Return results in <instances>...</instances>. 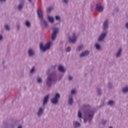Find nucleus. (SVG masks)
I'll use <instances>...</instances> for the list:
<instances>
[{"mask_svg": "<svg viewBox=\"0 0 128 128\" xmlns=\"http://www.w3.org/2000/svg\"><path fill=\"white\" fill-rule=\"evenodd\" d=\"M82 110L84 114V124H86V122H90L94 118V110H90V106L88 105H84Z\"/></svg>", "mask_w": 128, "mask_h": 128, "instance_id": "f257e3e1", "label": "nucleus"}, {"mask_svg": "<svg viewBox=\"0 0 128 128\" xmlns=\"http://www.w3.org/2000/svg\"><path fill=\"white\" fill-rule=\"evenodd\" d=\"M56 72H54L51 73L48 76L46 81V84L48 88H50L52 84H54L56 82Z\"/></svg>", "mask_w": 128, "mask_h": 128, "instance_id": "f03ea898", "label": "nucleus"}, {"mask_svg": "<svg viewBox=\"0 0 128 128\" xmlns=\"http://www.w3.org/2000/svg\"><path fill=\"white\" fill-rule=\"evenodd\" d=\"M52 44V41L48 42L45 44L44 46V44L40 43V48L41 50H42V52H46L48 50H50V48Z\"/></svg>", "mask_w": 128, "mask_h": 128, "instance_id": "7ed1b4c3", "label": "nucleus"}, {"mask_svg": "<svg viewBox=\"0 0 128 128\" xmlns=\"http://www.w3.org/2000/svg\"><path fill=\"white\" fill-rule=\"evenodd\" d=\"M37 13L38 16V18L41 19V22L43 26H44V28H48V22L46 20H43L44 18V15L42 14V12L40 9L38 10Z\"/></svg>", "mask_w": 128, "mask_h": 128, "instance_id": "20e7f679", "label": "nucleus"}, {"mask_svg": "<svg viewBox=\"0 0 128 128\" xmlns=\"http://www.w3.org/2000/svg\"><path fill=\"white\" fill-rule=\"evenodd\" d=\"M68 42L70 44H76V40H78V36L76 33H72V34L68 36Z\"/></svg>", "mask_w": 128, "mask_h": 128, "instance_id": "39448f33", "label": "nucleus"}, {"mask_svg": "<svg viewBox=\"0 0 128 128\" xmlns=\"http://www.w3.org/2000/svg\"><path fill=\"white\" fill-rule=\"evenodd\" d=\"M60 98V95L58 93H56L54 98L51 100V102L53 104H56L58 102V100Z\"/></svg>", "mask_w": 128, "mask_h": 128, "instance_id": "423d86ee", "label": "nucleus"}, {"mask_svg": "<svg viewBox=\"0 0 128 128\" xmlns=\"http://www.w3.org/2000/svg\"><path fill=\"white\" fill-rule=\"evenodd\" d=\"M44 107H40L39 108L38 112H37V116L40 118L41 116H42L44 114Z\"/></svg>", "mask_w": 128, "mask_h": 128, "instance_id": "0eeeda50", "label": "nucleus"}, {"mask_svg": "<svg viewBox=\"0 0 128 128\" xmlns=\"http://www.w3.org/2000/svg\"><path fill=\"white\" fill-rule=\"evenodd\" d=\"M24 0H20V3L18 6V10H22L24 6Z\"/></svg>", "mask_w": 128, "mask_h": 128, "instance_id": "6e6552de", "label": "nucleus"}, {"mask_svg": "<svg viewBox=\"0 0 128 128\" xmlns=\"http://www.w3.org/2000/svg\"><path fill=\"white\" fill-rule=\"evenodd\" d=\"M96 8L97 10H98V12H104V8L102 6V4L98 3L96 4Z\"/></svg>", "mask_w": 128, "mask_h": 128, "instance_id": "1a4fd4ad", "label": "nucleus"}, {"mask_svg": "<svg viewBox=\"0 0 128 128\" xmlns=\"http://www.w3.org/2000/svg\"><path fill=\"white\" fill-rule=\"evenodd\" d=\"M108 28V19H106L103 24L104 30H106Z\"/></svg>", "mask_w": 128, "mask_h": 128, "instance_id": "9d476101", "label": "nucleus"}, {"mask_svg": "<svg viewBox=\"0 0 128 128\" xmlns=\"http://www.w3.org/2000/svg\"><path fill=\"white\" fill-rule=\"evenodd\" d=\"M90 54V51L86 50L84 52H82L80 55V58H84V56H88Z\"/></svg>", "mask_w": 128, "mask_h": 128, "instance_id": "9b49d317", "label": "nucleus"}, {"mask_svg": "<svg viewBox=\"0 0 128 128\" xmlns=\"http://www.w3.org/2000/svg\"><path fill=\"white\" fill-rule=\"evenodd\" d=\"M50 98V95H46V96L44 97V101H43V106H46L48 104V98Z\"/></svg>", "mask_w": 128, "mask_h": 128, "instance_id": "f8f14e48", "label": "nucleus"}, {"mask_svg": "<svg viewBox=\"0 0 128 128\" xmlns=\"http://www.w3.org/2000/svg\"><path fill=\"white\" fill-rule=\"evenodd\" d=\"M106 34H108V33H102L101 35L100 36L98 41V42H102L104 40V38L106 36Z\"/></svg>", "mask_w": 128, "mask_h": 128, "instance_id": "ddd939ff", "label": "nucleus"}, {"mask_svg": "<svg viewBox=\"0 0 128 128\" xmlns=\"http://www.w3.org/2000/svg\"><path fill=\"white\" fill-rule=\"evenodd\" d=\"M28 52L29 56H34L36 54V52H34V50L32 48H30L28 50Z\"/></svg>", "mask_w": 128, "mask_h": 128, "instance_id": "4468645a", "label": "nucleus"}, {"mask_svg": "<svg viewBox=\"0 0 128 128\" xmlns=\"http://www.w3.org/2000/svg\"><path fill=\"white\" fill-rule=\"evenodd\" d=\"M122 52V48H120L117 52L116 54V57L117 58H120Z\"/></svg>", "mask_w": 128, "mask_h": 128, "instance_id": "2eb2a0df", "label": "nucleus"}, {"mask_svg": "<svg viewBox=\"0 0 128 128\" xmlns=\"http://www.w3.org/2000/svg\"><path fill=\"white\" fill-rule=\"evenodd\" d=\"M81 124L80 123V122H78V121H74L73 122V126L74 128H80V126Z\"/></svg>", "mask_w": 128, "mask_h": 128, "instance_id": "dca6fc26", "label": "nucleus"}, {"mask_svg": "<svg viewBox=\"0 0 128 128\" xmlns=\"http://www.w3.org/2000/svg\"><path fill=\"white\" fill-rule=\"evenodd\" d=\"M58 70L60 72H66V69L64 68V66H62V65H60L58 66Z\"/></svg>", "mask_w": 128, "mask_h": 128, "instance_id": "f3484780", "label": "nucleus"}, {"mask_svg": "<svg viewBox=\"0 0 128 128\" xmlns=\"http://www.w3.org/2000/svg\"><path fill=\"white\" fill-rule=\"evenodd\" d=\"M68 104L70 106H72V104H74V98H72V95L69 96Z\"/></svg>", "mask_w": 128, "mask_h": 128, "instance_id": "a211bd4d", "label": "nucleus"}, {"mask_svg": "<svg viewBox=\"0 0 128 128\" xmlns=\"http://www.w3.org/2000/svg\"><path fill=\"white\" fill-rule=\"evenodd\" d=\"M48 20L50 24H54V17L48 16Z\"/></svg>", "mask_w": 128, "mask_h": 128, "instance_id": "6ab92c4d", "label": "nucleus"}, {"mask_svg": "<svg viewBox=\"0 0 128 128\" xmlns=\"http://www.w3.org/2000/svg\"><path fill=\"white\" fill-rule=\"evenodd\" d=\"M56 36H58V33L53 32L52 35V40H54L56 38Z\"/></svg>", "mask_w": 128, "mask_h": 128, "instance_id": "aec40b11", "label": "nucleus"}, {"mask_svg": "<svg viewBox=\"0 0 128 128\" xmlns=\"http://www.w3.org/2000/svg\"><path fill=\"white\" fill-rule=\"evenodd\" d=\"M52 32H60V28H52Z\"/></svg>", "mask_w": 128, "mask_h": 128, "instance_id": "412c9836", "label": "nucleus"}, {"mask_svg": "<svg viewBox=\"0 0 128 128\" xmlns=\"http://www.w3.org/2000/svg\"><path fill=\"white\" fill-rule=\"evenodd\" d=\"M122 92L124 94H126V92H128V86L123 88Z\"/></svg>", "mask_w": 128, "mask_h": 128, "instance_id": "4be33fe9", "label": "nucleus"}, {"mask_svg": "<svg viewBox=\"0 0 128 128\" xmlns=\"http://www.w3.org/2000/svg\"><path fill=\"white\" fill-rule=\"evenodd\" d=\"M95 46L96 50H100L102 49V48L100 47V45L98 44H95Z\"/></svg>", "mask_w": 128, "mask_h": 128, "instance_id": "5701e85b", "label": "nucleus"}, {"mask_svg": "<svg viewBox=\"0 0 128 128\" xmlns=\"http://www.w3.org/2000/svg\"><path fill=\"white\" fill-rule=\"evenodd\" d=\"M25 25L26 26H27V28H30V26H31L30 22L28 20H26L25 22Z\"/></svg>", "mask_w": 128, "mask_h": 128, "instance_id": "b1692460", "label": "nucleus"}, {"mask_svg": "<svg viewBox=\"0 0 128 128\" xmlns=\"http://www.w3.org/2000/svg\"><path fill=\"white\" fill-rule=\"evenodd\" d=\"M4 28L5 30H8V32H10V26H8V24H5L4 26Z\"/></svg>", "mask_w": 128, "mask_h": 128, "instance_id": "393cba45", "label": "nucleus"}, {"mask_svg": "<svg viewBox=\"0 0 128 128\" xmlns=\"http://www.w3.org/2000/svg\"><path fill=\"white\" fill-rule=\"evenodd\" d=\"M84 48V46L83 45H80L78 46V48H76V50H78V52H80Z\"/></svg>", "mask_w": 128, "mask_h": 128, "instance_id": "a878e982", "label": "nucleus"}, {"mask_svg": "<svg viewBox=\"0 0 128 128\" xmlns=\"http://www.w3.org/2000/svg\"><path fill=\"white\" fill-rule=\"evenodd\" d=\"M37 82L38 84H42V79L40 77H38L37 78Z\"/></svg>", "mask_w": 128, "mask_h": 128, "instance_id": "bb28decb", "label": "nucleus"}, {"mask_svg": "<svg viewBox=\"0 0 128 128\" xmlns=\"http://www.w3.org/2000/svg\"><path fill=\"white\" fill-rule=\"evenodd\" d=\"M69 2H70V0H62V2L64 4H68Z\"/></svg>", "mask_w": 128, "mask_h": 128, "instance_id": "cd10ccee", "label": "nucleus"}, {"mask_svg": "<svg viewBox=\"0 0 128 128\" xmlns=\"http://www.w3.org/2000/svg\"><path fill=\"white\" fill-rule=\"evenodd\" d=\"M34 72H36V68L33 67L30 71V73L32 74H34Z\"/></svg>", "mask_w": 128, "mask_h": 128, "instance_id": "c85d7f7f", "label": "nucleus"}, {"mask_svg": "<svg viewBox=\"0 0 128 128\" xmlns=\"http://www.w3.org/2000/svg\"><path fill=\"white\" fill-rule=\"evenodd\" d=\"M78 118H82V112H80V110H79L78 112Z\"/></svg>", "mask_w": 128, "mask_h": 128, "instance_id": "c756f323", "label": "nucleus"}, {"mask_svg": "<svg viewBox=\"0 0 128 128\" xmlns=\"http://www.w3.org/2000/svg\"><path fill=\"white\" fill-rule=\"evenodd\" d=\"M97 92H98V96H100V94H102V90H100V88H98Z\"/></svg>", "mask_w": 128, "mask_h": 128, "instance_id": "7c9ffc66", "label": "nucleus"}, {"mask_svg": "<svg viewBox=\"0 0 128 128\" xmlns=\"http://www.w3.org/2000/svg\"><path fill=\"white\" fill-rule=\"evenodd\" d=\"M60 20H61L60 16H56V20L60 22Z\"/></svg>", "mask_w": 128, "mask_h": 128, "instance_id": "2f4dec72", "label": "nucleus"}, {"mask_svg": "<svg viewBox=\"0 0 128 128\" xmlns=\"http://www.w3.org/2000/svg\"><path fill=\"white\" fill-rule=\"evenodd\" d=\"M114 102L112 100H110L108 102V104L109 106H114Z\"/></svg>", "mask_w": 128, "mask_h": 128, "instance_id": "473e14b6", "label": "nucleus"}, {"mask_svg": "<svg viewBox=\"0 0 128 128\" xmlns=\"http://www.w3.org/2000/svg\"><path fill=\"white\" fill-rule=\"evenodd\" d=\"M108 88L110 89L112 88V83L109 82L108 84Z\"/></svg>", "mask_w": 128, "mask_h": 128, "instance_id": "72a5a7b5", "label": "nucleus"}, {"mask_svg": "<svg viewBox=\"0 0 128 128\" xmlns=\"http://www.w3.org/2000/svg\"><path fill=\"white\" fill-rule=\"evenodd\" d=\"M52 8L50 7L47 9L48 12H52Z\"/></svg>", "mask_w": 128, "mask_h": 128, "instance_id": "f704fd0d", "label": "nucleus"}, {"mask_svg": "<svg viewBox=\"0 0 128 128\" xmlns=\"http://www.w3.org/2000/svg\"><path fill=\"white\" fill-rule=\"evenodd\" d=\"M4 40V36L0 34V42H2V40Z\"/></svg>", "mask_w": 128, "mask_h": 128, "instance_id": "c9c22d12", "label": "nucleus"}, {"mask_svg": "<svg viewBox=\"0 0 128 128\" xmlns=\"http://www.w3.org/2000/svg\"><path fill=\"white\" fill-rule=\"evenodd\" d=\"M71 50H72V48L70 46H68L66 48V52H70Z\"/></svg>", "mask_w": 128, "mask_h": 128, "instance_id": "e433bc0d", "label": "nucleus"}, {"mask_svg": "<svg viewBox=\"0 0 128 128\" xmlns=\"http://www.w3.org/2000/svg\"><path fill=\"white\" fill-rule=\"evenodd\" d=\"M16 28L18 30H20V24L18 23V24H17Z\"/></svg>", "mask_w": 128, "mask_h": 128, "instance_id": "4c0bfd02", "label": "nucleus"}, {"mask_svg": "<svg viewBox=\"0 0 128 128\" xmlns=\"http://www.w3.org/2000/svg\"><path fill=\"white\" fill-rule=\"evenodd\" d=\"M76 94V90H72L71 91V94Z\"/></svg>", "mask_w": 128, "mask_h": 128, "instance_id": "58836bf2", "label": "nucleus"}, {"mask_svg": "<svg viewBox=\"0 0 128 128\" xmlns=\"http://www.w3.org/2000/svg\"><path fill=\"white\" fill-rule=\"evenodd\" d=\"M68 80H72V76H68Z\"/></svg>", "mask_w": 128, "mask_h": 128, "instance_id": "ea45409f", "label": "nucleus"}, {"mask_svg": "<svg viewBox=\"0 0 128 128\" xmlns=\"http://www.w3.org/2000/svg\"><path fill=\"white\" fill-rule=\"evenodd\" d=\"M115 12H118V8H116L114 9Z\"/></svg>", "mask_w": 128, "mask_h": 128, "instance_id": "a19ab883", "label": "nucleus"}, {"mask_svg": "<svg viewBox=\"0 0 128 128\" xmlns=\"http://www.w3.org/2000/svg\"><path fill=\"white\" fill-rule=\"evenodd\" d=\"M106 120L102 121V124H106Z\"/></svg>", "mask_w": 128, "mask_h": 128, "instance_id": "79ce46f5", "label": "nucleus"}, {"mask_svg": "<svg viewBox=\"0 0 128 128\" xmlns=\"http://www.w3.org/2000/svg\"><path fill=\"white\" fill-rule=\"evenodd\" d=\"M0 2H6V0H0Z\"/></svg>", "mask_w": 128, "mask_h": 128, "instance_id": "37998d69", "label": "nucleus"}, {"mask_svg": "<svg viewBox=\"0 0 128 128\" xmlns=\"http://www.w3.org/2000/svg\"><path fill=\"white\" fill-rule=\"evenodd\" d=\"M126 26L128 29V22L126 24Z\"/></svg>", "mask_w": 128, "mask_h": 128, "instance_id": "c03bdc74", "label": "nucleus"}, {"mask_svg": "<svg viewBox=\"0 0 128 128\" xmlns=\"http://www.w3.org/2000/svg\"><path fill=\"white\" fill-rule=\"evenodd\" d=\"M28 1L29 2H30V4H32V0H28Z\"/></svg>", "mask_w": 128, "mask_h": 128, "instance_id": "a18cd8bd", "label": "nucleus"}, {"mask_svg": "<svg viewBox=\"0 0 128 128\" xmlns=\"http://www.w3.org/2000/svg\"><path fill=\"white\" fill-rule=\"evenodd\" d=\"M6 64V61L5 60H3L2 61V64Z\"/></svg>", "mask_w": 128, "mask_h": 128, "instance_id": "49530a36", "label": "nucleus"}, {"mask_svg": "<svg viewBox=\"0 0 128 128\" xmlns=\"http://www.w3.org/2000/svg\"><path fill=\"white\" fill-rule=\"evenodd\" d=\"M18 128H22V125H20Z\"/></svg>", "mask_w": 128, "mask_h": 128, "instance_id": "de8ad7c7", "label": "nucleus"}, {"mask_svg": "<svg viewBox=\"0 0 128 128\" xmlns=\"http://www.w3.org/2000/svg\"><path fill=\"white\" fill-rule=\"evenodd\" d=\"M80 122H82V119H80Z\"/></svg>", "mask_w": 128, "mask_h": 128, "instance_id": "09e8293b", "label": "nucleus"}]
</instances>
